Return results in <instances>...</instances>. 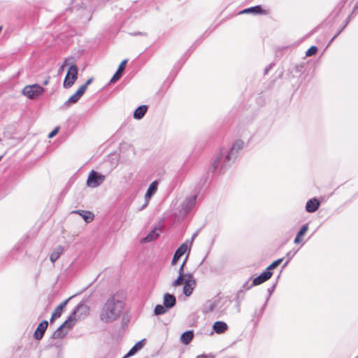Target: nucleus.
<instances>
[{"mask_svg":"<svg viewBox=\"0 0 358 358\" xmlns=\"http://www.w3.org/2000/svg\"><path fill=\"white\" fill-rule=\"evenodd\" d=\"M123 303L115 295L110 296L103 304L100 312V320L110 323L117 320L122 312Z\"/></svg>","mask_w":358,"mask_h":358,"instance_id":"obj_1","label":"nucleus"},{"mask_svg":"<svg viewBox=\"0 0 358 358\" xmlns=\"http://www.w3.org/2000/svg\"><path fill=\"white\" fill-rule=\"evenodd\" d=\"M243 144H244L243 141H242L241 140H238L233 144V145L231 146L230 150H227L224 148H221L219 154L217 155V156L216 157V159H215V161L213 162V163L212 164L213 171H215L217 168V166H218L220 162H221V160L222 159L224 155V166H228V164H229V162L231 159V157L235 156V155L240 150H241L243 148Z\"/></svg>","mask_w":358,"mask_h":358,"instance_id":"obj_2","label":"nucleus"},{"mask_svg":"<svg viewBox=\"0 0 358 358\" xmlns=\"http://www.w3.org/2000/svg\"><path fill=\"white\" fill-rule=\"evenodd\" d=\"M89 313V307L83 303H80L75 310L69 316L66 320V324L74 325L77 320L84 319Z\"/></svg>","mask_w":358,"mask_h":358,"instance_id":"obj_3","label":"nucleus"},{"mask_svg":"<svg viewBox=\"0 0 358 358\" xmlns=\"http://www.w3.org/2000/svg\"><path fill=\"white\" fill-rule=\"evenodd\" d=\"M44 92V88L38 84L27 85L22 90V94L30 99L38 97Z\"/></svg>","mask_w":358,"mask_h":358,"instance_id":"obj_4","label":"nucleus"},{"mask_svg":"<svg viewBox=\"0 0 358 358\" xmlns=\"http://www.w3.org/2000/svg\"><path fill=\"white\" fill-rule=\"evenodd\" d=\"M78 68L76 65L73 64L71 65L66 75V77L64 78L63 86L64 88H70L73 86L75 81L78 78Z\"/></svg>","mask_w":358,"mask_h":358,"instance_id":"obj_5","label":"nucleus"},{"mask_svg":"<svg viewBox=\"0 0 358 358\" xmlns=\"http://www.w3.org/2000/svg\"><path fill=\"white\" fill-rule=\"evenodd\" d=\"M106 176L92 170L90 171L87 180V185L90 187L95 188L99 187L105 180Z\"/></svg>","mask_w":358,"mask_h":358,"instance_id":"obj_6","label":"nucleus"},{"mask_svg":"<svg viewBox=\"0 0 358 358\" xmlns=\"http://www.w3.org/2000/svg\"><path fill=\"white\" fill-rule=\"evenodd\" d=\"M186 277L182 283V292L186 296H189L196 287V280L192 273H187Z\"/></svg>","mask_w":358,"mask_h":358,"instance_id":"obj_7","label":"nucleus"},{"mask_svg":"<svg viewBox=\"0 0 358 358\" xmlns=\"http://www.w3.org/2000/svg\"><path fill=\"white\" fill-rule=\"evenodd\" d=\"M157 188L158 182L157 180H155L150 185L145 195V202L143 205L141 207V208H139V210H143L148 206L151 197L157 192Z\"/></svg>","mask_w":358,"mask_h":358,"instance_id":"obj_8","label":"nucleus"},{"mask_svg":"<svg viewBox=\"0 0 358 358\" xmlns=\"http://www.w3.org/2000/svg\"><path fill=\"white\" fill-rule=\"evenodd\" d=\"M196 196L192 195L186 198L182 203V211L185 214H187L195 206Z\"/></svg>","mask_w":358,"mask_h":358,"instance_id":"obj_9","label":"nucleus"},{"mask_svg":"<svg viewBox=\"0 0 358 358\" xmlns=\"http://www.w3.org/2000/svg\"><path fill=\"white\" fill-rule=\"evenodd\" d=\"M73 325L66 324V321L53 333V338H64L68 331L73 327Z\"/></svg>","mask_w":358,"mask_h":358,"instance_id":"obj_10","label":"nucleus"},{"mask_svg":"<svg viewBox=\"0 0 358 358\" xmlns=\"http://www.w3.org/2000/svg\"><path fill=\"white\" fill-rule=\"evenodd\" d=\"M188 244L187 242L182 243L176 251L171 261V264L175 265L177 261L187 252L188 250Z\"/></svg>","mask_w":358,"mask_h":358,"instance_id":"obj_11","label":"nucleus"},{"mask_svg":"<svg viewBox=\"0 0 358 358\" xmlns=\"http://www.w3.org/2000/svg\"><path fill=\"white\" fill-rule=\"evenodd\" d=\"M272 272L269 271H265L262 273H261L259 276L255 278L252 281V286L259 285L268 279L272 276Z\"/></svg>","mask_w":358,"mask_h":358,"instance_id":"obj_12","label":"nucleus"},{"mask_svg":"<svg viewBox=\"0 0 358 358\" xmlns=\"http://www.w3.org/2000/svg\"><path fill=\"white\" fill-rule=\"evenodd\" d=\"M84 87H80L75 94L69 97V99L65 102L66 106H69L71 103H76L78 101L80 97L84 94Z\"/></svg>","mask_w":358,"mask_h":358,"instance_id":"obj_13","label":"nucleus"},{"mask_svg":"<svg viewBox=\"0 0 358 358\" xmlns=\"http://www.w3.org/2000/svg\"><path fill=\"white\" fill-rule=\"evenodd\" d=\"M48 323L46 320L41 322L34 332V337L37 340H40L43 338V334L47 329Z\"/></svg>","mask_w":358,"mask_h":358,"instance_id":"obj_14","label":"nucleus"},{"mask_svg":"<svg viewBox=\"0 0 358 358\" xmlns=\"http://www.w3.org/2000/svg\"><path fill=\"white\" fill-rule=\"evenodd\" d=\"M176 303V299L174 295L166 293L163 296V304L168 309L173 308Z\"/></svg>","mask_w":358,"mask_h":358,"instance_id":"obj_15","label":"nucleus"},{"mask_svg":"<svg viewBox=\"0 0 358 358\" xmlns=\"http://www.w3.org/2000/svg\"><path fill=\"white\" fill-rule=\"evenodd\" d=\"M70 299H68L63 301L62 303H60L54 310V312L52 314V317L50 318V322H52V321L57 318H59L62 314V312L66 307V304L68 303V301Z\"/></svg>","mask_w":358,"mask_h":358,"instance_id":"obj_16","label":"nucleus"},{"mask_svg":"<svg viewBox=\"0 0 358 358\" xmlns=\"http://www.w3.org/2000/svg\"><path fill=\"white\" fill-rule=\"evenodd\" d=\"M127 63V59H124L120 63L116 73L113 75V76L110 79V82L111 83H116L122 77V72L124 71V70L125 69V66H126Z\"/></svg>","mask_w":358,"mask_h":358,"instance_id":"obj_17","label":"nucleus"},{"mask_svg":"<svg viewBox=\"0 0 358 358\" xmlns=\"http://www.w3.org/2000/svg\"><path fill=\"white\" fill-rule=\"evenodd\" d=\"M178 278L173 280L171 283V286L173 287H177L180 286L185 278H187V274L185 273V270L183 268H179L178 271Z\"/></svg>","mask_w":358,"mask_h":358,"instance_id":"obj_18","label":"nucleus"},{"mask_svg":"<svg viewBox=\"0 0 358 358\" xmlns=\"http://www.w3.org/2000/svg\"><path fill=\"white\" fill-rule=\"evenodd\" d=\"M320 206V202L315 198L308 200L306 204V210L308 213L315 212Z\"/></svg>","mask_w":358,"mask_h":358,"instance_id":"obj_19","label":"nucleus"},{"mask_svg":"<svg viewBox=\"0 0 358 358\" xmlns=\"http://www.w3.org/2000/svg\"><path fill=\"white\" fill-rule=\"evenodd\" d=\"M145 339H143L138 343H136L131 348V350L127 352V354L125 355L124 358L131 357L134 355L137 352H138L140 350H141L144 345Z\"/></svg>","mask_w":358,"mask_h":358,"instance_id":"obj_20","label":"nucleus"},{"mask_svg":"<svg viewBox=\"0 0 358 358\" xmlns=\"http://www.w3.org/2000/svg\"><path fill=\"white\" fill-rule=\"evenodd\" d=\"M213 328L217 334H220L227 330L228 326L224 322L218 321L213 324Z\"/></svg>","mask_w":358,"mask_h":358,"instance_id":"obj_21","label":"nucleus"},{"mask_svg":"<svg viewBox=\"0 0 358 358\" xmlns=\"http://www.w3.org/2000/svg\"><path fill=\"white\" fill-rule=\"evenodd\" d=\"M218 304L217 300H210L208 301L203 307V312L206 313H208L213 312L215 310Z\"/></svg>","mask_w":358,"mask_h":358,"instance_id":"obj_22","label":"nucleus"},{"mask_svg":"<svg viewBox=\"0 0 358 358\" xmlns=\"http://www.w3.org/2000/svg\"><path fill=\"white\" fill-rule=\"evenodd\" d=\"M148 107L145 105L138 107L134 113V117L136 120L142 119L146 113Z\"/></svg>","mask_w":358,"mask_h":358,"instance_id":"obj_23","label":"nucleus"},{"mask_svg":"<svg viewBox=\"0 0 358 358\" xmlns=\"http://www.w3.org/2000/svg\"><path fill=\"white\" fill-rule=\"evenodd\" d=\"M194 338V333L192 331H185L184 332L182 335H181V341L183 344L185 345H187L189 344L192 340Z\"/></svg>","mask_w":358,"mask_h":358,"instance_id":"obj_24","label":"nucleus"},{"mask_svg":"<svg viewBox=\"0 0 358 358\" xmlns=\"http://www.w3.org/2000/svg\"><path fill=\"white\" fill-rule=\"evenodd\" d=\"M64 251V248L62 246H57L54 251L50 255V261L54 263L55 261H57L60 255L62 254Z\"/></svg>","mask_w":358,"mask_h":358,"instance_id":"obj_25","label":"nucleus"},{"mask_svg":"<svg viewBox=\"0 0 358 358\" xmlns=\"http://www.w3.org/2000/svg\"><path fill=\"white\" fill-rule=\"evenodd\" d=\"M161 230L159 229H152L144 238L145 242H150L155 240L159 235Z\"/></svg>","mask_w":358,"mask_h":358,"instance_id":"obj_26","label":"nucleus"},{"mask_svg":"<svg viewBox=\"0 0 358 358\" xmlns=\"http://www.w3.org/2000/svg\"><path fill=\"white\" fill-rule=\"evenodd\" d=\"M264 11L260 6H256L254 7L244 9L241 13H252V14H261Z\"/></svg>","mask_w":358,"mask_h":358,"instance_id":"obj_27","label":"nucleus"},{"mask_svg":"<svg viewBox=\"0 0 358 358\" xmlns=\"http://www.w3.org/2000/svg\"><path fill=\"white\" fill-rule=\"evenodd\" d=\"M80 216L87 223L91 222L94 217V214L90 211H81Z\"/></svg>","mask_w":358,"mask_h":358,"instance_id":"obj_28","label":"nucleus"},{"mask_svg":"<svg viewBox=\"0 0 358 358\" xmlns=\"http://www.w3.org/2000/svg\"><path fill=\"white\" fill-rule=\"evenodd\" d=\"M169 309L163 305H157L155 308L154 313L156 315L165 314Z\"/></svg>","mask_w":358,"mask_h":358,"instance_id":"obj_29","label":"nucleus"},{"mask_svg":"<svg viewBox=\"0 0 358 358\" xmlns=\"http://www.w3.org/2000/svg\"><path fill=\"white\" fill-rule=\"evenodd\" d=\"M283 259L282 258H280V259H278L275 261H274L272 264H271L266 269V271H271V270H273L274 268H275L277 266H278L281 262H282Z\"/></svg>","mask_w":358,"mask_h":358,"instance_id":"obj_30","label":"nucleus"},{"mask_svg":"<svg viewBox=\"0 0 358 358\" xmlns=\"http://www.w3.org/2000/svg\"><path fill=\"white\" fill-rule=\"evenodd\" d=\"M317 51V48L316 46H311L306 52V55L307 57H310L315 54H316Z\"/></svg>","mask_w":358,"mask_h":358,"instance_id":"obj_31","label":"nucleus"},{"mask_svg":"<svg viewBox=\"0 0 358 358\" xmlns=\"http://www.w3.org/2000/svg\"><path fill=\"white\" fill-rule=\"evenodd\" d=\"M349 22V19L347 20L345 24L340 29L339 31H338V32L334 36V37L331 38V40L330 41V42L329 43V45H330L332 41L338 37V36L343 31V30L345 29V27L347 26L348 23Z\"/></svg>","mask_w":358,"mask_h":358,"instance_id":"obj_32","label":"nucleus"},{"mask_svg":"<svg viewBox=\"0 0 358 358\" xmlns=\"http://www.w3.org/2000/svg\"><path fill=\"white\" fill-rule=\"evenodd\" d=\"M308 224H304L301 227V228L300 229V230L299 231V232L297 233L298 234V236H303L306 231H308Z\"/></svg>","mask_w":358,"mask_h":358,"instance_id":"obj_33","label":"nucleus"},{"mask_svg":"<svg viewBox=\"0 0 358 358\" xmlns=\"http://www.w3.org/2000/svg\"><path fill=\"white\" fill-rule=\"evenodd\" d=\"M92 80H93V78H89V79L86 81V83H85L84 85H81V86H80V87H84V92H85V91H86V90H87V86H88L90 84H91V83H92Z\"/></svg>","mask_w":358,"mask_h":358,"instance_id":"obj_34","label":"nucleus"},{"mask_svg":"<svg viewBox=\"0 0 358 358\" xmlns=\"http://www.w3.org/2000/svg\"><path fill=\"white\" fill-rule=\"evenodd\" d=\"M59 131V128L57 127L55 129H54L49 134H48V137L49 138H52L54 137Z\"/></svg>","mask_w":358,"mask_h":358,"instance_id":"obj_35","label":"nucleus"},{"mask_svg":"<svg viewBox=\"0 0 358 358\" xmlns=\"http://www.w3.org/2000/svg\"><path fill=\"white\" fill-rule=\"evenodd\" d=\"M302 241L301 236H298V234H296V236L294 238V243L298 244Z\"/></svg>","mask_w":358,"mask_h":358,"instance_id":"obj_36","label":"nucleus"},{"mask_svg":"<svg viewBox=\"0 0 358 358\" xmlns=\"http://www.w3.org/2000/svg\"><path fill=\"white\" fill-rule=\"evenodd\" d=\"M50 76H48L44 81H43V85H47L48 83H49V81H50Z\"/></svg>","mask_w":358,"mask_h":358,"instance_id":"obj_37","label":"nucleus"},{"mask_svg":"<svg viewBox=\"0 0 358 358\" xmlns=\"http://www.w3.org/2000/svg\"><path fill=\"white\" fill-rule=\"evenodd\" d=\"M186 261H187V258L183 261V262L182 263V264L180 265L179 268H183V269L185 268Z\"/></svg>","mask_w":358,"mask_h":358,"instance_id":"obj_38","label":"nucleus"},{"mask_svg":"<svg viewBox=\"0 0 358 358\" xmlns=\"http://www.w3.org/2000/svg\"><path fill=\"white\" fill-rule=\"evenodd\" d=\"M133 35L136 36V35H141V36H145L146 35L145 33H142V32H138V33H135Z\"/></svg>","mask_w":358,"mask_h":358,"instance_id":"obj_39","label":"nucleus"},{"mask_svg":"<svg viewBox=\"0 0 358 358\" xmlns=\"http://www.w3.org/2000/svg\"><path fill=\"white\" fill-rule=\"evenodd\" d=\"M274 288H275V286H273L271 288H269V289H268V292H269V294H271V292L273 291Z\"/></svg>","mask_w":358,"mask_h":358,"instance_id":"obj_40","label":"nucleus"},{"mask_svg":"<svg viewBox=\"0 0 358 358\" xmlns=\"http://www.w3.org/2000/svg\"><path fill=\"white\" fill-rule=\"evenodd\" d=\"M81 211H82V210H73V211L71 212V213H77V214H79V215H80V212H81Z\"/></svg>","mask_w":358,"mask_h":358,"instance_id":"obj_41","label":"nucleus"},{"mask_svg":"<svg viewBox=\"0 0 358 358\" xmlns=\"http://www.w3.org/2000/svg\"><path fill=\"white\" fill-rule=\"evenodd\" d=\"M66 61L64 62V64L60 67L59 71H61L63 70L64 66L66 65Z\"/></svg>","mask_w":358,"mask_h":358,"instance_id":"obj_42","label":"nucleus"},{"mask_svg":"<svg viewBox=\"0 0 358 358\" xmlns=\"http://www.w3.org/2000/svg\"><path fill=\"white\" fill-rule=\"evenodd\" d=\"M196 358H207L205 355H199Z\"/></svg>","mask_w":358,"mask_h":358,"instance_id":"obj_43","label":"nucleus"},{"mask_svg":"<svg viewBox=\"0 0 358 358\" xmlns=\"http://www.w3.org/2000/svg\"><path fill=\"white\" fill-rule=\"evenodd\" d=\"M292 257H289L288 259L287 260L286 263L285 264L284 266H285L287 263L289 262V260L291 259Z\"/></svg>","mask_w":358,"mask_h":358,"instance_id":"obj_44","label":"nucleus"},{"mask_svg":"<svg viewBox=\"0 0 358 358\" xmlns=\"http://www.w3.org/2000/svg\"><path fill=\"white\" fill-rule=\"evenodd\" d=\"M196 233L194 234L193 236H192V240L196 237Z\"/></svg>","mask_w":358,"mask_h":358,"instance_id":"obj_45","label":"nucleus"},{"mask_svg":"<svg viewBox=\"0 0 358 358\" xmlns=\"http://www.w3.org/2000/svg\"><path fill=\"white\" fill-rule=\"evenodd\" d=\"M268 70H269V69H266L265 70V73H268Z\"/></svg>","mask_w":358,"mask_h":358,"instance_id":"obj_46","label":"nucleus"},{"mask_svg":"<svg viewBox=\"0 0 358 358\" xmlns=\"http://www.w3.org/2000/svg\"><path fill=\"white\" fill-rule=\"evenodd\" d=\"M3 155H0V161L1 160Z\"/></svg>","mask_w":358,"mask_h":358,"instance_id":"obj_47","label":"nucleus"},{"mask_svg":"<svg viewBox=\"0 0 358 358\" xmlns=\"http://www.w3.org/2000/svg\"><path fill=\"white\" fill-rule=\"evenodd\" d=\"M356 358H358V357H356Z\"/></svg>","mask_w":358,"mask_h":358,"instance_id":"obj_48","label":"nucleus"}]
</instances>
